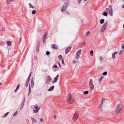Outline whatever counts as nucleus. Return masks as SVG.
Returning a JSON list of instances; mask_svg holds the SVG:
<instances>
[{"label":"nucleus","instance_id":"bb28decb","mask_svg":"<svg viewBox=\"0 0 124 124\" xmlns=\"http://www.w3.org/2000/svg\"><path fill=\"white\" fill-rule=\"evenodd\" d=\"M29 81L28 80H27L25 84V86L26 87H27L28 86V83H29Z\"/></svg>","mask_w":124,"mask_h":124},{"label":"nucleus","instance_id":"774afa93","mask_svg":"<svg viewBox=\"0 0 124 124\" xmlns=\"http://www.w3.org/2000/svg\"><path fill=\"white\" fill-rule=\"evenodd\" d=\"M82 44L83 45H85V43L84 42H82Z\"/></svg>","mask_w":124,"mask_h":124},{"label":"nucleus","instance_id":"f704fd0d","mask_svg":"<svg viewBox=\"0 0 124 124\" xmlns=\"http://www.w3.org/2000/svg\"><path fill=\"white\" fill-rule=\"evenodd\" d=\"M124 52V50H121V51L119 53V55H120L122 53H123Z\"/></svg>","mask_w":124,"mask_h":124},{"label":"nucleus","instance_id":"4468645a","mask_svg":"<svg viewBox=\"0 0 124 124\" xmlns=\"http://www.w3.org/2000/svg\"><path fill=\"white\" fill-rule=\"evenodd\" d=\"M31 118L32 121V123H34L37 122V121L35 119L33 118Z\"/></svg>","mask_w":124,"mask_h":124},{"label":"nucleus","instance_id":"2eb2a0df","mask_svg":"<svg viewBox=\"0 0 124 124\" xmlns=\"http://www.w3.org/2000/svg\"><path fill=\"white\" fill-rule=\"evenodd\" d=\"M54 86L53 85V86H52L51 87H50V88H49L48 89V91H50L53 90L54 89Z\"/></svg>","mask_w":124,"mask_h":124},{"label":"nucleus","instance_id":"864d4df0","mask_svg":"<svg viewBox=\"0 0 124 124\" xmlns=\"http://www.w3.org/2000/svg\"><path fill=\"white\" fill-rule=\"evenodd\" d=\"M18 89L17 88H16V90H15V91H14V92H16L17 91V90Z\"/></svg>","mask_w":124,"mask_h":124},{"label":"nucleus","instance_id":"412c9836","mask_svg":"<svg viewBox=\"0 0 124 124\" xmlns=\"http://www.w3.org/2000/svg\"><path fill=\"white\" fill-rule=\"evenodd\" d=\"M64 13L68 15H70V13L67 11H66L65 12H64Z\"/></svg>","mask_w":124,"mask_h":124},{"label":"nucleus","instance_id":"6ab92c4d","mask_svg":"<svg viewBox=\"0 0 124 124\" xmlns=\"http://www.w3.org/2000/svg\"><path fill=\"white\" fill-rule=\"evenodd\" d=\"M104 20L103 19H101L100 20V23L102 24L103 23L104 21Z\"/></svg>","mask_w":124,"mask_h":124},{"label":"nucleus","instance_id":"3c124183","mask_svg":"<svg viewBox=\"0 0 124 124\" xmlns=\"http://www.w3.org/2000/svg\"><path fill=\"white\" fill-rule=\"evenodd\" d=\"M19 87H20V84H18L16 88L18 89H19Z\"/></svg>","mask_w":124,"mask_h":124},{"label":"nucleus","instance_id":"393cba45","mask_svg":"<svg viewBox=\"0 0 124 124\" xmlns=\"http://www.w3.org/2000/svg\"><path fill=\"white\" fill-rule=\"evenodd\" d=\"M102 14L104 16H107L108 15V13L106 12H103Z\"/></svg>","mask_w":124,"mask_h":124},{"label":"nucleus","instance_id":"dca6fc26","mask_svg":"<svg viewBox=\"0 0 124 124\" xmlns=\"http://www.w3.org/2000/svg\"><path fill=\"white\" fill-rule=\"evenodd\" d=\"M103 78V77L102 76L100 77L99 79V83H100L101 82Z\"/></svg>","mask_w":124,"mask_h":124},{"label":"nucleus","instance_id":"49530a36","mask_svg":"<svg viewBox=\"0 0 124 124\" xmlns=\"http://www.w3.org/2000/svg\"><path fill=\"white\" fill-rule=\"evenodd\" d=\"M62 64L63 65H65V63H64V62L63 61V59H62Z\"/></svg>","mask_w":124,"mask_h":124},{"label":"nucleus","instance_id":"bf43d9fd","mask_svg":"<svg viewBox=\"0 0 124 124\" xmlns=\"http://www.w3.org/2000/svg\"><path fill=\"white\" fill-rule=\"evenodd\" d=\"M82 0H80L78 2V4H80Z\"/></svg>","mask_w":124,"mask_h":124},{"label":"nucleus","instance_id":"a878e982","mask_svg":"<svg viewBox=\"0 0 124 124\" xmlns=\"http://www.w3.org/2000/svg\"><path fill=\"white\" fill-rule=\"evenodd\" d=\"M29 93L28 94V95H29L31 91V88L30 87V85L29 86Z\"/></svg>","mask_w":124,"mask_h":124},{"label":"nucleus","instance_id":"69168bd1","mask_svg":"<svg viewBox=\"0 0 124 124\" xmlns=\"http://www.w3.org/2000/svg\"><path fill=\"white\" fill-rule=\"evenodd\" d=\"M38 32L39 33L40 32V29H39L38 30Z\"/></svg>","mask_w":124,"mask_h":124},{"label":"nucleus","instance_id":"79ce46f5","mask_svg":"<svg viewBox=\"0 0 124 124\" xmlns=\"http://www.w3.org/2000/svg\"><path fill=\"white\" fill-rule=\"evenodd\" d=\"M17 111H16L14 113V114L13 115V116H15L17 114Z\"/></svg>","mask_w":124,"mask_h":124},{"label":"nucleus","instance_id":"20e7f679","mask_svg":"<svg viewBox=\"0 0 124 124\" xmlns=\"http://www.w3.org/2000/svg\"><path fill=\"white\" fill-rule=\"evenodd\" d=\"M106 11H108L109 12V14L111 16L113 15V11L112 9V6H110L108 8H107L106 9Z\"/></svg>","mask_w":124,"mask_h":124},{"label":"nucleus","instance_id":"7ed1b4c3","mask_svg":"<svg viewBox=\"0 0 124 124\" xmlns=\"http://www.w3.org/2000/svg\"><path fill=\"white\" fill-rule=\"evenodd\" d=\"M108 22L107 21H106L105 24L102 27L101 30V32H102L107 28L108 26Z\"/></svg>","mask_w":124,"mask_h":124},{"label":"nucleus","instance_id":"603ef678","mask_svg":"<svg viewBox=\"0 0 124 124\" xmlns=\"http://www.w3.org/2000/svg\"><path fill=\"white\" fill-rule=\"evenodd\" d=\"M18 89L17 88H16V90H15V91H14V92H16L17 91V90Z\"/></svg>","mask_w":124,"mask_h":124},{"label":"nucleus","instance_id":"f03ea898","mask_svg":"<svg viewBox=\"0 0 124 124\" xmlns=\"http://www.w3.org/2000/svg\"><path fill=\"white\" fill-rule=\"evenodd\" d=\"M122 108L121 105L120 104H118L117 106L116 110V114L117 115L120 113L121 110Z\"/></svg>","mask_w":124,"mask_h":124},{"label":"nucleus","instance_id":"ea45409f","mask_svg":"<svg viewBox=\"0 0 124 124\" xmlns=\"http://www.w3.org/2000/svg\"><path fill=\"white\" fill-rule=\"evenodd\" d=\"M36 13L35 10H33L32 11V13L33 14H34Z\"/></svg>","mask_w":124,"mask_h":124},{"label":"nucleus","instance_id":"f8f14e48","mask_svg":"<svg viewBox=\"0 0 124 124\" xmlns=\"http://www.w3.org/2000/svg\"><path fill=\"white\" fill-rule=\"evenodd\" d=\"M59 77V75H57L56 77L54 78V80L52 82V83H54L56 82Z\"/></svg>","mask_w":124,"mask_h":124},{"label":"nucleus","instance_id":"72a5a7b5","mask_svg":"<svg viewBox=\"0 0 124 124\" xmlns=\"http://www.w3.org/2000/svg\"><path fill=\"white\" fill-rule=\"evenodd\" d=\"M29 7L30 8H34L31 5V4L30 3H29Z\"/></svg>","mask_w":124,"mask_h":124},{"label":"nucleus","instance_id":"c9c22d12","mask_svg":"<svg viewBox=\"0 0 124 124\" xmlns=\"http://www.w3.org/2000/svg\"><path fill=\"white\" fill-rule=\"evenodd\" d=\"M39 46H37L36 47V51L37 52H38L39 51Z\"/></svg>","mask_w":124,"mask_h":124},{"label":"nucleus","instance_id":"a19ab883","mask_svg":"<svg viewBox=\"0 0 124 124\" xmlns=\"http://www.w3.org/2000/svg\"><path fill=\"white\" fill-rule=\"evenodd\" d=\"M24 105H23V104H21V107H20V110H21L23 108V106H24Z\"/></svg>","mask_w":124,"mask_h":124},{"label":"nucleus","instance_id":"cd10ccee","mask_svg":"<svg viewBox=\"0 0 124 124\" xmlns=\"http://www.w3.org/2000/svg\"><path fill=\"white\" fill-rule=\"evenodd\" d=\"M93 83L92 80V79H90V81L89 83V85H91V84Z\"/></svg>","mask_w":124,"mask_h":124},{"label":"nucleus","instance_id":"ddd939ff","mask_svg":"<svg viewBox=\"0 0 124 124\" xmlns=\"http://www.w3.org/2000/svg\"><path fill=\"white\" fill-rule=\"evenodd\" d=\"M118 53L117 52H115L113 53L112 54V58L113 60L115 58V55L117 54Z\"/></svg>","mask_w":124,"mask_h":124},{"label":"nucleus","instance_id":"37998d69","mask_svg":"<svg viewBox=\"0 0 124 124\" xmlns=\"http://www.w3.org/2000/svg\"><path fill=\"white\" fill-rule=\"evenodd\" d=\"M121 47L122 49H124V44H122L121 45Z\"/></svg>","mask_w":124,"mask_h":124},{"label":"nucleus","instance_id":"473e14b6","mask_svg":"<svg viewBox=\"0 0 124 124\" xmlns=\"http://www.w3.org/2000/svg\"><path fill=\"white\" fill-rule=\"evenodd\" d=\"M58 58L59 59H60L61 60L62 59V55H60L59 56Z\"/></svg>","mask_w":124,"mask_h":124},{"label":"nucleus","instance_id":"aec40b11","mask_svg":"<svg viewBox=\"0 0 124 124\" xmlns=\"http://www.w3.org/2000/svg\"><path fill=\"white\" fill-rule=\"evenodd\" d=\"M90 87L91 88V90L92 91L94 89V85H89Z\"/></svg>","mask_w":124,"mask_h":124},{"label":"nucleus","instance_id":"5fc2aeb1","mask_svg":"<svg viewBox=\"0 0 124 124\" xmlns=\"http://www.w3.org/2000/svg\"><path fill=\"white\" fill-rule=\"evenodd\" d=\"M18 89L17 88H16V90H15V91H14V92H16L17 91V90Z\"/></svg>","mask_w":124,"mask_h":124},{"label":"nucleus","instance_id":"0eeeda50","mask_svg":"<svg viewBox=\"0 0 124 124\" xmlns=\"http://www.w3.org/2000/svg\"><path fill=\"white\" fill-rule=\"evenodd\" d=\"M51 81L52 79L49 76H48L47 77L46 79V84L47 85L49 84L51 82Z\"/></svg>","mask_w":124,"mask_h":124},{"label":"nucleus","instance_id":"9b49d317","mask_svg":"<svg viewBox=\"0 0 124 124\" xmlns=\"http://www.w3.org/2000/svg\"><path fill=\"white\" fill-rule=\"evenodd\" d=\"M71 48V47L69 46L65 50V53L66 54H67L68 53L70 50Z\"/></svg>","mask_w":124,"mask_h":124},{"label":"nucleus","instance_id":"0e129e2a","mask_svg":"<svg viewBox=\"0 0 124 124\" xmlns=\"http://www.w3.org/2000/svg\"><path fill=\"white\" fill-rule=\"evenodd\" d=\"M58 64L59 65L60 67V68H61V65H60V63H58Z\"/></svg>","mask_w":124,"mask_h":124},{"label":"nucleus","instance_id":"4be33fe9","mask_svg":"<svg viewBox=\"0 0 124 124\" xmlns=\"http://www.w3.org/2000/svg\"><path fill=\"white\" fill-rule=\"evenodd\" d=\"M34 85V82L33 81H31V86L32 88L33 87Z\"/></svg>","mask_w":124,"mask_h":124},{"label":"nucleus","instance_id":"de8ad7c7","mask_svg":"<svg viewBox=\"0 0 124 124\" xmlns=\"http://www.w3.org/2000/svg\"><path fill=\"white\" fill-rule=\"evenodd\" d=\"M40 121L41 122H43L44 121V120L42 118H41L40 119Z\"/></svg>","mask_w":124,"mask_h":124},{"label":"nucleus","instance_id":"5701e85b","mask_svg":"<svg viewBox=\"0 0 124 124\" xmlns=\"http://www.w3.org/2000/svg\"><path fill=\"white\" fill-rule=\"evenodd\" d=\"M102 100V101L101 102V104H100V106H101V104L102 103L104 102H105V98H102V100H101V101Z\"/></svg>","mask_w":124,"mask_h":124},{"label":"nucleus","instance_id":"4c0bfd02","mask_svg":"<svg viewBox=\"0 0 124 124\" xmlns=\"http://www.w3.org/2000/svg\"><path fill=\"white\" fill-rule=\"evenodd\" d=\"M34 108L35 109H39V108H38V106H35L34 107Z\"/></svg>","mask_w":124,"mask_h":124},{"label":"nucleus","instance_id":"09e8293b","mask_svg":"<svg viewBox=\"0 0 124 124\" xmlns=\"http://www.w3.org/2000/svg\"><path fill=\"white\" fill-rule=\"evenodd\" d=\"M39 41H37V46H39Z\"/></svg>","mask_w":124,"mask_h":124},{"label":"nucleus","instance_id":"c85d7f7f","mask_svg":"<svg viewBox=\"0 0 124 124\" xmlns=\"http://www.w3.org/2000/svg\"><path fill=\"white\" fill-rule=\"evenodd\" d=\"M88 92H89V91H85L84 93H83L84 94H87L88 93Z\"/></svg>","mask_w":124,"mask_h":124},{"label":"nucleus","instance_id":"6e6d98bb","mask_svg":"<svg viewBox=\"0 0 124 124\" xmlns=\"http://www.w3.org/2000/svg\"><path fill=\"white\" fill-rule=\"evenodd\" d=\"M18 89L17 88H16V90H15V91H14V92H16L17 91V90Z\"/></svg>","mask_w":124,"mask_h":124},{"label":"nucleus","instance_id":"2f4dec72","mask_svg":"<svg viewBox=\"0 0 124 124\" xmlns=\"http://www.w3.org/2000/svg\"><path fill=\"white\" fill-rule=\"evenodd\" d=\"M90 34V32L89 31H88L87 32L86 34V36H88Z\"/></svg>","mask_w":124,"mask_h":124},{"label":"nucleus","instance_id":"a18cd8bd","mask_svg":"<svg viewBox=\"0 0 124 124\" xmlns=\"http://www.w3.org/2000/svg\"><path fill=\"white\" fill-rule=\"evenodd\" d=\"M5 28L4 27H2V29L1 30V31H5Z\"/></svg>","mask_w":124,"mask_h":124},{"label":"nucleus","instance_id":"6e6552de","mask_svg":"<svg viewBox=\"0 0 124 124\" xmlns=\"http://www.w3.org/2000/svg\"><path fill=\"white\" fill-rule=\"evenodd\" d=\"M82 50L80 49L77 52L76 55V59H77L79 57V55L81 54Z\"/></svg>","mask_w":124,"mask_h":124},{"label":"nucleus","instance_id":"8fccbe9b","mask_svg":"<svg viewBox=\"0 0 124 124\" xmlns=\"http://www.w3.org/2000/svg\"><path fill=\"white\" fill-rule=\"evenodd\" d=\"M100 59L101 61H102V60L103 59H102V57H100Z\"/></svg>","mask_w":124,"mask_h":124},{"label":"nucleus","instance_id":"1a4fd4ad","mask_svg":"<svg viewBox=\"0 0 124 124\" xmlns=\"http://www.w3.org/2000/svg\"><path fill=\"white\" fill-rule=\"evenodd\" d=\"M47 33L46 32L45 33L42 39L43 43H44L46 42V39L47 36Z\"/></svg>","mask_w":124,"mask_h":124},{"label":"nucleus","instance_id":"13d9d810","mask_svg":"<svg viewBox=\"0 0 124 124\" xmlns=\"http://www.w3.org/2000/svg\"><path fill=\"white\" fill-rule=\"evenodd\" d=\"M30 78L28 77L27 80L29 81Z\"/></svg>","mask_w":124,"mask_h":124},{"label":"nucleus","instance_id":"c03bdc74","mask_svg":"<svg viewBox=\"0 0 124 124\" xmlns=\"http://www.w3.org/2000/svg\"><path fill=\"white\" fill-rule=\"evenodd\" d=\"M53 68H56L57 67V66L56 65H55L53 66Z\"/></svg>","mask_w":124,"mask_h":124},{"label":"nucleus","instance_id":"4d7b16f0","mask_svg":"<svg viewBox=\"0 0 124 124\" xmlns=\"http://www.w3.org/2000/svg\"><path fill=\"white\" fill-rule=\"evenodd\" d=\"M0 45L1 46H2L3 44L2 42H0Z\"/></svg>","mask_w":124,"mask_h":124},{"label":"nucleus","instance_id":"c756f323","mask_svg":"<svg viewBox=\"0 0 124 124\" xmlns=\"http://www.w3.org/2000/svg\"><path fill=\"white\" fill-rule=\"evenodd\" d=\"M8 114H9V112H7L4 115V116L3 117V118H5V117H6L7 116V115Z\"/></svg>","mask_w":124,"mask_h":124},{"label":"nucleus","instance_id":"680f3d73","mask_svg":"<svg viewBox=\"0 0 124 124\" xmlns=\"http://www.w3.org/2000/svg\"><path fill=\"white\" fill-rule=\"evenodd\" d=\"M76 62L75 61H73L72 62L73 64H74L76 63Z\"/></svg>","mask_w":124,"mask_h":124},{"label":"nucleus","instance_id":"423d86ee","mask_svg":"<svg viewBox=\"0 0 124 124\" xmlns=\"http://www.w3.org/2000/svg\"><path fill=\"white\" fill-rule=\"evenodd\" d=\"M78 116V112L77 111L73 115L72 119L74 121H76L77 120Z\"/></svg>","mask_w":124,"mask_h":124},{"label":"nucleus","instance_id":"f3484780","mask_svg":"<svg viewBox=\"0 0 124 124\" xmlns=\"http://www.w3.org/2000/svg\"><path fill=\"white\" fill-rule=\"evenodd\" d=\"M13 1L12 0H7L6 2L8 4H9Z\"/></svg>","mask_w":124,"mask_h":124},{"label":"nucleus","instance_id":"f257e3e1","mask_svg":"<svg viewBox=\"0 0 124 124\" xmlns=\"http://www.w3.org/2000/svg\"><path fill=\"white\" fill-rule=\"evenodd\" d=\"M67 99L68 102L70 104L72 103L74 101L72 96L70 94H68L67 96Z\"/></svg>","mask_w":124,"mask_h":124},{"label":"nucleus","instance_id":"e2e57ef3","mask_svg":"<svg viewBox=\"0 0 124 124\" xmlns=\"http://www.w3.org/2000/svg\"><path fill=\"white\" fill-rule=\"evenodd\" d=\"M24 101H23L21 104L24 105Z\"/></svg>","mask_w":124,"mask_h":124},{"label":"nucleus","instance_id":"b1692460","mask_svg":"<svg viewBox=\"0 0 124 124\" xmlns=\"http://www.w3.org/2000/svg\"><path fill=\"white\" fill-rule=\"evenodd\" d=\"M7 44L8 46H10L11 44V42L10 41H8L7 42Z\"/></svg>","mask_w":124,"mask_h":124},{"label":"nucleus","instance_id":"a211bd4d","mask_svg":"<svg viewBox=\"0 0 124 124\" xmlns=\"http://www.w3.org/2000/svg\"><path fill=\"white\" fill-rule=\"evenodd\" d=\"M39 110V109L34 110L33 111V112L34 113H36L38 112Z\"/></svg>","mask_w":124,"mask_h":124},{"label":"nucleus","instance_id":"9d476101","mask_svg":"<svg viewBox=\"0 0 124 124\" xmlns=\"http://www.w3.org/2000/svg\"><path fill=\"white\" fill-rule=\"evenodd\" d=\"M51 47L53 49L55 50L58 49V46L55 44H53L51 45Z\"/></svg>","mask_w":124,"mask_h":124},{"label":"nucleus","instance_id":"e433bc0d","mask_svg":"<svg viewBox=\"0 0 124 124\" xmlns=\"http://www.w3.org/2000/svg\"><path fill=\"white\" fill-rule=\"evenodd\" d=\"M50 54V52L49 51H46V54L47 55H49V54Z\"/></svg>","mask_w":124,"mask_h":124},{"label":"nucleus","instance_id":"39448f33","mask_svg":"<svg viewBox=\"0 0 124 124\" xmlns=\"http://www.w3.org/2000/svg\"><path fill=\"white\" fill-rule=\"evenodd\" d=\"M68 4H64L62 7L61 11L62 12H63L65 11L68 8Z\"/></svg>","mask_w":124,"mask_h":124},{"label":"nucleus","instance_id":"58836bf2","mask_svg":"<svg viewBox=\"0 0 124 124\" xmlns=\"http://www.w3.org/2000/svg\"><path fill=\"white\" fill-rule=\"evenodd\" d=\"M107 74V72L106 71L104 72L102 74L103 75H105Z\"/></svg>","mask_w":124,"mask_h":124},{"label":"nucleus","instance_id":"7c9ffc66","mask_svg":"<svg viewBox=\"0 0 124 124\" xmlns=\"http://www.w3.org/2000/svg\"><path fill=\"white\" fill-rule=\"evenodd\" d=\"M93 50H91L90 51V54L91 56H93Z\"/></svg>","mask_w":124,"mask_h":124},{"label":"nucleus","instance_id":"052dcab7","mask_svg":"<svg viewBox=\"0 0 124 124\" xmlns=\"http://www.w3.org/2000/svg\"><path fill=\"white\" fill-rule=\"evenodd\" d=\"M54 119H55L56 118V116H54Z\"/></svg>","mask_w":124,"mask_h":124},{"label":"nucleus","instance_id":"338daca9","mask_svg":"<svg viewBox=\"0 0 124 124\" xmlns=\"http://www.w3.org/2000/svg\"><path fill=\"white\" fill-rule=\"evenodd\" d=\"M31 81H33V78H32L31 79Z\"/></svg>","mask_w":124,"mask_h":124}]
</instances>
